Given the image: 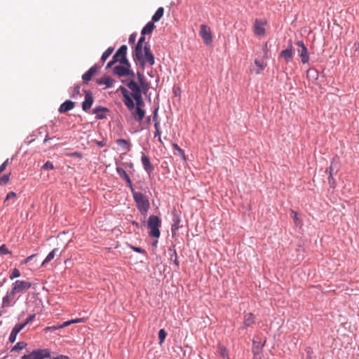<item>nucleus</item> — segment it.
Segmentation results:
<instances>
[{
    "label": "nucleus",
    "instance_id": "f257e3e1",
    "mask_svg": "<svg viewBox=\"0 0 359 359\" xmlns=\"http://www.w3.org/2000/svg\"><path fill=\"white\" fill-rule=\"evenodd\" d=\"M133 57L135 62H137L140 67L144 69L146 65L152 66L154 62V55L151 50V47L149 43L144 45L141 48V57H138L136 53V50L133 52Z\"/></svg>",
    "mask_w": 359,
    "mask_h": 359
},
{
    "label": "nucleus",
    "instance_id": "f03ea898",
    "mask_svg": "<svg viewBox=\"0 0 359 359\" xmlns=\"http://www.w3.org/2000/svg\"><path fill=\"white\" fill-rule=\"evenodd\" d=\"M131 191L137 209L142 214H146L150 206L148 198L142 193L135 191L134 189Z\"/></svg>",
    "mask_w": 359,
    "mask_h": 359
},
{
    "label": "nucleus",
    "instance_id": "7ed1b4c3",
    "mask_svg": "<svg viewBox=\"0 0 359 359\" xmlns=\"http://www.w3.org/2000/svg\"><path fill=\"white\" fill-rule=\"evenodd\" d=\"M131 65L128 60L121 62L113 68V74L118 77H135V73L130 69Z\"/></svg>",
    "mask_w": 359,
    "mask_h": 359
},
{
    "label": "nucleus",
    "instance_id": "20e7f679",
    "mask_svg": "<svg viewBox=\"0 0 359 359\" xmlns=\"http://www.w3.org/2000/svg\"><path fill=\"white\" fill-rule=\"evenodd\" d=\"M161 225V221L158 216L151 215L149 217L147 226L149 229V235L150 237L158 238L160 236L159 228Z\"/></svg>",
    "mask_w": 359,
    "mask_h": 359
},
{
    "label": "nucleus",
    "instance_id": "39448f33",
    "mask_svg": "<svg viewBox=\"0 0 359 359\" xmlns=\"http://www.w3.org/2000/svg\"><path fill=\"white\" fill-rule=\"evenodd\" d=\"M32 287V283L26 280H18L12 285L11 290L15 294L23 293L27 291Z\"/></svg>",
    "mask_w": 359,
    "mask_h": 359
},
{
    "label": "nucleus",
    "instance_id": "423d86ee",
    "mask_svg": "<svg viewBox=\"0 0 359 359\" xmlns=\"http://www.w3.org/2000/svg\"><path fill=\"white\" fill-rule=\"evenodd\" d=\"M117 91H121L123 97V103L129 110H133L135 108V104L132 99L131 95L129 94L128 90L123 86H121Z\"/></svg>",
    "mask_w": 359,
    "mask_h": 359
},
{
    "label": "nucleus",
    "instance_id": "0eeeda50",
    "mask_svg": "<svg viewBox=\"0 0 359 359\" xmlns=\"http://www.w3.org/2000/svg\"><path fill=\"white\" fill-rule=\"evenodd\" d=\"M199 35L203 39L205 44L209 45L212 42L210 28L208 25L203 24L200 26Z\"/></svg>",
    "mask_w": 359,
    "mask_h": 359
},
{
    "label": "nucleus",
    "instance_id": "6e6552de",
    "mask_svg": "<svg viewBox=\"0 0 359 359\" xmlns=\"http://www.w3.org/2000/svg\"><path fill=\"white\" fill-rule=\"evenodd\" d=\"M295 44L299 46L297 52L301 57V61L303 64H306L309 61V55L307 48L302 41H297Z\"/></svg>",
    "mask_w": 359,
    "mask_h": 359
},
{
    "label": "nucleus",
    "instance_id": "1a4fd4ad",
    "mask_svg": "<svg viewBox=\"0 0 359 359\" xmlns=\"http://www.w3.org/2000/svg\"><path fill=\"white\" fill-rule=\"evenodd\" d=\"M127 50L128 48L126 45H122L116 52V53L113 56V60L116 62H125L126 60H128L127 58Z\"/></svg>",
    "mask_w": 359,
    "mask_h": 359
},
{
    "label": "nucleus",
    "instance_id": "9d476101",
    "mask_svg": "<svg viewBox=\"0 0 359 359\" xmlns=\"http://www.w3.org/2000/svg\"><path fill=\"white\" fill-rule=\"evenodd\" d=\"M265 341L263 342L260 341L253 340L252 342V351L254 353V359H262V351L264 346Z\"/></svg>",
    "mask_w": 359,
    "mask_h": 359
},
{
    "label": "nucleus",
    "instance_id": "9b49d317",
    "mask_svg": "<svg viewBox=\"0 0 359 359\" xmlns=\"http://www.w3.org/2000/svg\"><path fill=\"white\" fill-rule=\"evenodd\" d=\"M122 82L126 83L128 88L131 90L130 95L132 97L142 93L140 86L135 81V77H130V81L127 83L125 81H122Z\"/></svg>",
    "mask_w": 359,
    "mask_h": 359
},
{
    "label": "nucleus",
    "instance_id": "f8f14e48",
    "mask_svg": "<svg viewBox=\"0 0 359 359\" xmlns=\"http://www.w3.org/2000/svg\"><path fill=\"white\" fill-rule=\"evenodd\" d=\"M100 67L97 65H94L82 76V80L84 83H88L93 76L96 75L99 71Z\"/></svg>",
    "mask_w": 359,
    "mask_h": 359
},
{
    "label": "nucleus",
    "instance_id": "ddd939ff",
    "mask_svg": "<svg viewBox=\"0 0 359 359\" xmlns=\"http://www.w3.org/2000/svg\"><path fill=\"white\" fill-rule=\"evenodd\" d=\"M85 99L82 102V109L83 111H87L90 109L93 104L94 98L93 93L89 90H85Z\"/></svg>",
    "mask_w": 359,
    "mask_h": 359
},
{
    "label": "nucleus",
    "instance_id": "4468645a",
    "mask_svg": "<svg viewBox=\"0 0 359 359\" xmlns=\"http://www.w3.org/2000/svg\"><path fill=\"white\" fill-rule=\"evenodd\" d=\"M265 22L256 19L255 20L254 23V32L257 36H264L265 34V29H264Z\"/></svg>",
    "mask_w": 359,
    "mask_h": 359
},
{
    "label": "nucleus",
    "instance_id": "2eb2a0df",
    "mask_svg": "<svg viewBox=\"0 0 359 359\" xmlns=\"http://www.w3.org/2000/svg\"><path fill=\"white\" fill-rule=\"evenodd\" d=\"M280 57L285 59L286 62H288L293 57V47L290 43L286 49L283 50L280 53Z\"/></svg>",
    "mask_w": 359,
    "mask_h": 359
},
{
    "label": "nucleus",
    "instance_id": "dca6fc26",
    "mask_svg": "<svg viewBox=\"0 0 359 359\" xmlns=\"http://www.w3.org/2000/svg\"><path fill=\"white\" fill-rule=\"evenodd\" d=\"M109 111L107 107L97 106L93 110V114L95 115L97 119H103L106 118V114Z\"/></svg>",
    "mask_w": 359,
    "mask_h": 359
},
{
    "label": "nucleus",
    "instance_id": "f3484780",
    "mask_svg": "<svg viewBox=\"0 0 359 359\" xmlns=\"http://www.w3.org/2000/svg\"><path fill=\"white\" fill-rule=\"evenodd\" d=\"M255 323V316L252 313H245L243 317V325L241 327V329H247Z\"/></svg>",
    "mask_w": 359,
    "mask_h": 359
},
{
    "label": "nucleus",
    "instance_id": "a211bd4d",
    "mask_svg": "<svg viewBox=\"0 0 359 359\" xmlns=\"http://www.w3.org/2000/svg\"><path fill=\"white\" fill-rule=\"evenodd\" d=\"M141 160H142V163L143 168L147 172L150 174L151 172H152L154 170V167L151 163L149 158L147 156L142 154Z\"/></svg>",
    "mask_w": 359,
    "mask_h": 359
},
{
    "label": "nucleus",
    "instance_id": "6ab92c4d",
    "mask_svg": "<svg viewBox=\"0 0 359 359\" xmlns=\"http://www.w3.org/2000/svg\"><path fill=\"white\" fill-rule=\"evenodd\" d=\"M116 172L118 174L119 177L126 181L128 187H130V190L133 189L131 180L128 175L126 173V172L124 170V169L122 168L117 167Z\"/></svg>",
    "mask_w": 359,
    "mask_h": 359
},
{
    "label": "nucleus",
    "instance_id": "aec40b11",
    "mask_svg": "<svg viewBox=\"0 0 359 359\" xmlns=\"http://www.w3.org/2000/svg\"><path fill=\"white\" fill-rule=\"evenodd\" d=\"M15 294L14 292H13L12 290L10 292H8L6 295L3 297L2 299V306L4 307H9L12 305V302L15 297Z\"/></svg>",
    "mask_w": 359,
    "mask_h": 359
},
{
    "label": "nucleus",
    "instance_id": "412c9836",
    "mask_svg": "<svg viewBox=\"0 0 359 359\" xmlns=\"http://www.w3.org/2000/svg\"><path fill=\"white\" fill-rule=\"evenodd\" d=\"M97 83L99 85H104L106 86V88H110V87L113 86L114 83V79H113L112 78H111L109 76H102L100 79H98L97 80Z\"/></svg>",
    "mask_w": 359,
    "mask_h": 359
},
{
    "label": "nucleus",
    "instance_id": "4be33fe9",
    "mask_svg": "<svg viewBox=\"0 0 359 359\" xmlns=\"http://www.w3.org/2000/svg\"><path fill=\"white\" fill-rule=\"evenodd\" d=\"M74 102L71 100H66L60 106L59 112L62 114L69 111L74 109Z\"/></svg>",
    "mask_w": 359,
    "mask_h": 359
},
{
    "label": "nucleus",
    "instance_id": "5701e85b",
    "mask_svg": "<svg viewBox=\"0 0 359 359\" xmlns=\"http://www.w3.org/2000/svg\"><path fill=\"white\" fill-rule=\"evenodd\" d=\"M116 142L121 149L124 151V153L129 151L131 149V144L128 140L125 139H118Z\"/></svg>",
    "mask_w": 359,
    "mask_h": 359
},
{
    "label": "nucleus",
    "instance_id": "b1692460",
    "mask_svg": "<svg viewBox=\"0 0 359 359\" xmlns=\"http://www.w3.org/2000/svg\"><path fill=\"white\" fill-rule=\"evenodd\" d=\"M36 359H43L50 357V351L48 348L34 350Z\"/></svg>",
    "mask_w": 359,
    "mask_h": 359
},
{
    "label": "nucleus",
    "instance_id": "393cba45",
    "mask_svg": "<svg viewBox=\"0 0 359 359\" xmlns=\"http://www.w3.org/2000/svg\"><path fill=\"white\" fill-rule=\"evenodd\" d=\"M23 329V325H15L13 328L10 336H9V341L11 343H13L16 340V337L18 334Z\"/></svg>",
    "mask_w": 359,
    "mask_h": 359
},
{
    "label": "nucleus",
    "instance_id": "a878e982",
    "mask_svg": "<svg viewBox=\"0 0 359 359\" xmlns=\"http://www.w3.org/2000/svg\"><path fill=\"white\" fill-rule=\"evenodd\" d=\"M145 42V36L142 35L138 40L137 43L135 46V50H136L137 55L141 57V48L144 47V45L147 43Z\"/></svg>",
    "mask_w": 359,
    "mask_h": 359
},
{
    "label": "nucleus",
    "instance_id": "bb28decb",
    "mask_svg": "<svg viewBox=\"0 0 359 359\" xmlns=\"http://www.w3.org/2000/svg\"><path fill=\"white\" fill-rule=\"evenodd\" d=\"M145 115V111L142 109V107H136L135 111L133 113V116L138 121H141Z\"/></svg>",
    "mask_w": 359,
    "mask_h": 359
},
{
    "label": "nucleus",
    "instance_id": "cd10ccee",
    "mask_svg": "<svg viewBox=\"0 0 359 359\" xmlns=\"http://www.w3.org/2000/svg\"><path fill=\"white\" fill-rule=\"evenodd\" d=\"M155 28L154 22H149L142 29L141 34L147 35L151 34Z\"/></svg>",
    "mask_w": 359,
    "mask_h": 359
},
{
    "label": "nucleus",
    "instance_id": "c85d7f7f",
    "mask_svg": "<svg viewBox=\"0 0 359 359\" xmlns=\"http://www.w3.org/2000/svg\"><path fill=\"white\" fill-rule=\"evenodd\" d=\"M255 65L257 67V69L255 70V73L257 74H259L265 69V67L267 65V63L266 62H264V61H262V60H255Z\"/></svg>",
    "mask_w": 359,
    "mask_h": 359
},
{
    "label": "nucleus",
    "instance_id": "c756f323",
    "mask_svg": "<svg viewBox=\"0 0 359 359\" xmlns=\"http://www.w3.org/2000/svg\"><path fill=\"white\" fill-rule=\"evenodd\" d=\"M164 14V8L163 7H159L156 13L153 15L151 18V20L154 22H158L160 19L163 17Z\"/></svg>",
    "mask_w": 359,
    "mask_h": 359
},
{
    "label": "nucleus",
    "instance_id": "7c9ffc66",
    "mask_svg": "<svg viewBox=\"0 0 359 359\" xmlns=\"http://www.w3.org/2000/svg\"><path fill=\"white\" fill-rule=\"evenodd\" d=\"M58 251L57 248H54L49 254L47 255L46 259L42 262V266H45L47 263L50 262L55 256V253Z\"/></svg>",
    "mask_w": 359,
    "mask_h": 359
},
{
    "label": "nucleus",
    "instance_id": "2f4dec72",
    "mask_svg": "<svg viewBox=\"0 0 359 359\" xmlns=\"http://www.w3.org/2000/svg\"><path fill=\"white\" fill-rule=\"evenodd\" d=\"M306 76L309 79L316 80L318 76V73L314 69H309L307 70Z\"/></svg>",
    "mask_w": 359,
    "mask_h": 359
},
{
    "label": "nucleus",
    "instance_id": "473e14b6",
    "mask_svg": "<svg viewBox=\"0 0 359 359\" xmlns=\"http://www.w3.org/2000/svg\"><path fill=\"white\" fill-rule=\"evenodd\" d=\"M132 97L134 98L136 102V107H142L144 106V102L142 97V93L139 95H135V96H133Z\"/></svg>",
    "mask_w": 359,
    "mask_h": 359
},
{
    "label": "nucleus",
    "instance_id": "72a5a7b5",
    "mask_svg": "<svg viewBox=\"0 0 359 359\" xmlns=\"http://www.w3.org/2000/svg\"><path fill=\"white\" fill-rule=\"evenodd\" d=\"M113 51L114 48L109 47L103 53L101 57V60L102 61V62H104L108 59V57L111 55Z\"/></svg>",
    "mask_w": 359,
    "mask_h": 359
},
{
    "label": "nucleus",
    "instance_id": "f704fd0d",
    "mask_svg": "<svg viewBox=\"0 0 359 359\" xmlns=\"http://www.w3.org/2000/svg\"><path fill=\"white\" fill-rule=\"evenodd\" d=\"M217 351L222 357H223L224 358L229 359L228 351L224 346L219 345L217 347Z\"/></svg>",
    "mask_w": 359,
    "mask_h": 359
},
{
    "label": "nucleus",
    "instance_id": "c9c22d12",
    "mask_svg": "<svg viewBox=\"0 0 359 359\" xmlns=\"http://www.w3.org/2000/svg\"><path fill=\"white\" fill-rule=\"evenodd\" d=\"M27 344L25 341L18 342L11 349V351H18L26 348Z\"/></svg>",
    "mask_w": 359,
    "mask_h": 359
},
{
    "label": "nucleus",
    "instance_id": "e433bc0d",
    "mask_svg": "<svg viewBox=\"0 0 359 359\" xmlns=\"http://www.w3.org/2000/svg\"><path fill=\"white\" fill-rule=\"evenodd\" d=\"M167 336V332L164 329H161L158 332L159 344L161 345Z\"/></svg>",
    "mask_w": 359,
    "mask_h": 359
},
{
    "label": "nucleus",
    "instance_id": "4c0bfd02",
    "mask_svg": "<svg viewBox=\"0 0 359 359\" xmlns=\"http://www.w3.org/2000/svg\"><path fill=\"white\" fill-rule=\"evenodd\" d=\"M154 127H155V129H156V132L154 133V137H158V141L160 142H162L161 138V132L159 130V123H158V121H156V123L154 124Z\"/></svg>",
    "mask_w": 359,
    "mask_h": 359
},
{
    "label": "nucleus",
    "instance_id": "58836bf2",
    "mask_svg": "<svg viewBox=\"0 0 359 359\" xmlns=\"http://www.w3.org/2000/svg\"><path fill=\"white\" fill-rule=\"evenodd\" d=\"M41 169H43V170H53L54 165L52 162L48 161L43 165Z\"/></svg>",
    "mask_w": 359,
    "mask_h": 359
},
{
    "label": "nucleus",
    "instance_id": "ea45409f",
    "mask_svg": "<svg viewBox=\"0 0 359 359\" xmlns=\"http://www.w3.org/2000/svg\"><path fill=\"white\" fill-rule=\"evenodd\" d=\"M20 276V271H19L18 269L15 268V269L12 271V272H11V275H10V278H11V280H13V279H14V278H15L19 277Z\"/></svg>",
    "mask_w": 359,
    "mask_h": 359
},
{
    "label": "nucleus",
    "instance_id": "a19ab883",
    "mask_svg": "<svg viewBox=\"0 0 359 359\" xmlns=\"http://www.w3.org/2000/svg\"><path fill=\"white\" fill-rule=\"evenodd\" d=\"M11 173L3 175L0 178V184H6L10 179Z\"/></svg>",
    "mask_w": 359,
    "mask_h": 359
},
{
    "label": "nucleus",
    "instance_id": "79ce46f5",
    "mask_svg": "<svg viewBox=\"0 0 359 359\" xmlns=\"http://www.w3.org/2000/svg\"><path fill=\"white\" fill-rule=\"evenodd\" d=\"M34 318H35V314H32L27 318V320H25V323H20L19 325H23V328H24L27 324L32 322Z\"/></svg>",
    "mask_w": 359,
    "mask_h": 359
},
{
    "label": "nucleus",
    "instance_id": "37998d69",
    "mask_svg": "<svg viewBox=\"0 0 359 359\" xmlns=\"http://www.w3.org/2000/svg\"><path fill=\"white\" fill-rule=\"evenodd\" d=\"M305 352L306 353V359H312L313 349L312 348L308 346L305 348Z\"/></svg>",
    "mask_w": 359,
    "mask_h": 359
},
{
    "label": "nucleus",
    "instance_id": "c03bdc74",
    "mask_svg": "<svg viewBox=\"0 0 359 359\" xmlns=\"http://www.w3.org/2000/svg\"><path fill=\"white\" fill-rule=\"evenodd\" d=\"M21 359H36V358L34 351H33L31 353L22 356Z\"/></svg>",
    "mask_w": 359,
    "mask_h": 359
},
{
    "label": "nucleus",
    "instance_id": "a18cd8bd",
    "mask_svg": "<svg viewBox=\"0 0 359 359\" xmlns=\"http://www.w3.org/2000/svg\"><path fill=\"white\" fill-rule=\"evenodd\" d=\"M0 253L3 255H7L11 254V252L8 250V249L6 248V245H2L0 246Z\"/></svg>",
    "mask_w": 359,
    "mask_h": 359
},
{
    "label": "nucleus",
    "instance_id": "49530a36",
    "mask_svg": "<svg viewBox=\"0 0 359 359\" xmlns=\"http://www.w3.org/2000/svg\"><path fill=\"white\" fill-rule=\"evenodd\" d=\"M15 197H16V194H15V192H13V191H11V192H9V193L7 194V196H6V197L5 200H4V204H6V203L9 199H11V198H15Z\"/></svg>",
    "mask_w": 359,
    "mask_h": 359
},
{
    "label": "nucleus",
    "instance_id": "de8ad7c7",
    "mask_svg": "<svg viewBox=\"0 0 359 359\" xmlns=\"http://www.w3.org/2000/svg\"><path fill=\"white\" fill-rule=\"evenodd\" d=\"M264 50V58L267 59L269 57V48H268V43H266L263 47Z\"/></svg>",
    "mask_w": 359,
    "mask_h": 359
},
{
    "label": "nucleus",
    "instance_id": "09e8293b",
    "mask_svg": "<svg viewBox=\"0 0 359 359\" xmlns=\"http://www.w3.org/2000/svg\"><path fill=\"white\" fill-rule=\"evenodd\" d=\"M172 255H174L175 257V259L173 261V263L174 264L177 266V267H179V262H178V259H177V252L175 250H173L172 252V255H171V259L172 258Z\"/></svg>",
    "mask_w": 359,
    "mask_h": 359
},
{
    "label": "nucleus",
    "instance_id": "8fccbe9b",
    "mask_svg": "<svg viewBox=\"0 0 359 359\" xmlns=\"http://www.w3.org/2000/svg\"><path fill=\"white\" fill-rule=\"evenodd\" d=\"M58 329H61V327H60V325H53V326H50V327H46L44 330L45 331H48V330H57Z\"/></svg>",
    "mask_w": 359,
    "mask_h": 359
},
{
    "label": "nucleus",
    "instance_id": "3c124183",
    "mask_svg": "<svg viewBox=\"0 0 359 359\" xmlns=\"http://www.w3.org/2000/svg\"><path fill=\"white\" fill-rule=\"evenodd\" d=\"M8 159H6L1 165H0V174L4 171L5 170L6 166L8 165Z\"/></svg>",
    "mask_w": 359,
    "mask_h": 359
},
{
    "label": "nucleus",
    "instance_id": "603ef678",
    "mask_svg": "<svg viewBox=\"0 0 359 359\" xmlns=\"http://www.w3.org/2000/svg\"><path fill=\"white\" fill-rule=\"evenodd\" d=\"M291 212L292 214V217L294 219V221L295 224L297 225H298L299 224V218L297 217V213L295 211L292 210H291Z\"/></svg>",
    "mask_w": 359,
    "mask_h": 359
},
{
    "label": "nucleus",
    "instance_id": "864d4df0",
    "mask_svg": "<svg viewBox=\"0 0 359 359\" xmlns=\"http://www.w3.org/2000/svg\"><path fill=\"white\" fill-rule=\"evenodd\" d=\"M334 161H332L331 163V165H330V168L326 170V171L329 170L330 175H333V172H334Z\"/></svg>",
    "mask_w": 359,
    "mask_h": 359
},
{
    "label": "nucleus",
    "instance_id": "5fc2aeb1",
    "mask_svg": "<svg viewBox=\"0 0 359 359\" xmlns=\"http://www.w3.org/2000/svg\"><path fill=\"white\" fill-rule=\"evenodd\" d=\"M135 39H136V34L135 33H133L130 35L129 36V43H134L135 42Z\"/></svg>",
    "mask_w": 359,
    "mask_h": 359
},
{
    "label": "nucleus",
    "instance_id": "6e6d98bb",
    "mask_svg": "<svg viewBox=\"0 0 359 359\" xmlns=\"http://www.w3.org/2000/svg\"><path fill=\"white\" fill-rule=\"evenodd\" d=\"M328 182H329V184H330V187H334L335 182H334L333 175H329Z\"/></svg>",
    "mask_w": 359,
    "mask_h": 359
},
{
    "label": "nucleus",
    "instance_id": "4d7b16f0",
    "mask_svg": "<svg viewBox=\"0 0 359 359\" xmlns=\"http://www.w3.org/2000/svg\"><path fill=\"white\" fill-rule=\"evenodd\" d=\"M86 318H76V319H73L72 320V324L73 323H83L86 321Z\"/></svg>",
    "mask_w": 359,
    "mask_h": 359
},
{
    "label": "nucleus",
    "instance_id": "13d9d810",
    "mask_svg": "<svg viewBox=\"0 0 359 359\" xmlns=\"http://www.w3.org/2000/svg\"><path fill=\"white\" fill-rule=\"evenodd\" d=\"M132 249L139 253H145V250L139 247H132Z\"/></svg>",
    "mask_w": 359,
    "mask_h": 359
},
{
    "label": "nucleus",
    "instance_id": "bf43d9fd",
    "mask_svg": "<svg viewBox=\"0 0 359 359\" xmlns=\"http://www.w3.org/2000/svg\"><path fill=\"white\" fill-rule=\"evenodd\" d=\"M72 324V320H70L65 321L63 323L60 324V327H61V328H63V327H67Z\"/></svg>",
    "mask_w": 359,
    "mask_h": 359
},
{
    "label": "nucleus",
    "instance_id": "052dcab7",
    "mask_svg": "<svg viewBox=\"0 0 359 359\" xmlns=\"http://www.w3.org/2000/svg\"><path fill=\"white\" fill-rule=\"evenodd\" d=\"M69 156H75V157H78L79 158H82V154L79 152H73V153H71L69 154Z\"/></svg>",
    "mask_w": 359,
    "mask_h": 359
},
{
    "label": "nucleus",
    "instance_id": "680f3d73",
    "mask_svg": "<svg viewBox=\"0 0 359 359\" xmlns=\"http://www.w3.org/2000/svg\"><path fill=\"white\" fill-rule=\"evenodd\" d=\"M34 256H35L34 255H30V256L27 257V258H26V259H25L22 262V264H25L28 263L29 262H30V261L33 259V257H34Z\"/></svg>",
    "mask_w": 359,
    "mask_h": 359
},
{
    "label": "nucleus",
    "instance_id": "e2e57ef3",
    "mask_svg": "<svg viewBox=\"0 0 359 359\" xmlns=\"http://www.w3.org/2000/svg\"><path fill=\"white\" fill-rule=\"evenodd\" d=\"M80 86L79 85H76L74 88V95H79V91H80Z\"/></svg>",
    "mask_w": 359,
    "mask_h": 359
},
{
    "label": "nucleus",
    "instance_id": "0e129e2a",
    "mask_svg": "<svg viewBox=\"0 0 359 359\" xmlns=\"http://www.w3.org/2000/svg\"><path fill=\"white\" fill-rule=\"evenodd\" d=\"M115 63H116L113 59L109 62L106 66V69L111 68Z\"/></svg>",
    "mask_w": 359,
    "mask_h": 359
},
{
    "label": "nucleus",
    "instance_id": "69168bd1",
    "mask_svg": "<svg viewBox=\"0 0 359 359\" xmlns=\"http://www.w3.org/2000/svg\"><path fill=\"white\" fill-rule=\"evenodd\" d=\"M137 77L140 83H142V79H144V75L140 72H137Z\"/></svg>",
    "mask_w": 359,
    "mask_h": 359
},
{
    "label": "nucleus",
    "instance_id": "338daca9",
    "mask_svg": "<svg viewBox=\"0 0 359 359\" xmlns=\"http://www.w3.org/2000/svg\"><path fill=\"white\" fill-rule=\"evenodd\" d=\"M53 359H69V358L67 356L60 355L57 357L53 358Z\"/></svg>",
    "mask_w": 359,
    "mask_h": 359
},
{
    "label": "nucleus",
    "instance_id": "774afa93",
    "mask_svg": "<svg viewBox=\"0 0 359 359\" xmlns=\"http://www.w3.org/2000/svg\"><path fill=\"white\" fill-rule=\"evenodd\" d=\"M50 139V137H48V136L46 137V138L44 139V142H46L48 141V140Z\"/></svg>",
    "mask_w": 359,
    "mask_h": 359
}]
</instances>
